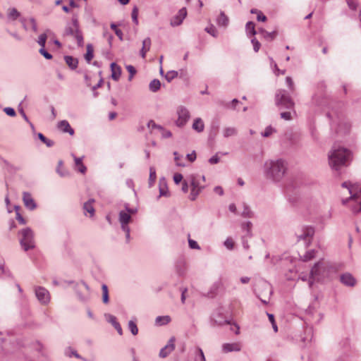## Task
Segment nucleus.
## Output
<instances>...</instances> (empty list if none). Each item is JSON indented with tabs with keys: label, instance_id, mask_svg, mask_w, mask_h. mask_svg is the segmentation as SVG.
<instances>
[{
	"label": "nucleus",
	"instance_id": "obj_11",
	"mask_svg": "<svg viewBox=\"0 0 361 361\" xmlns=\"http://www.w3.org/2000/svg\"><path fill=\"white\" fill-rule=\"evenodd\" d=\"M190 183L191 186V192L189 196L190 200L194 201L204 189V186L200 185L198 176L192 175L190 177Z\"/></svg>",
	"mask_w": 361,
	"mask_h": 361
},
{
	"label": "nucleus",
	"instance_id": "obj_27",
	"mask_svg": "<svg viewBox=\"0 0 361 361\" xmlns=\"http://www.w3.org/2000/svg\"><path fill=\"white\" fill-rule=\"evenodd\" d=\"M64 60L66 64L73 70L75 69L78 67V61L77 59L73 58L71 56H64Z\"/></svg>",
	"mask_w": 361,
	"mask_h": 361
},
{
	"label": "nucleus",
	"instance_id": "obj_19",
	"mask_svg": "<svg viewBox=\"0 0 361 361\" xmlns=\"http://www.w3.org/2000/svg\"><path fill=\"white\" fill-rule=\"evenodd\" d=\"M212 319L217 325L220 326L231 324L230 320L223 315V313L221 312L220 310H218L217 312L213 314Z\"/></svg>",
	"mask_w": 361,
	"mask_h": 361
},
{
	"label": "nucleus",
	"instance_id": "obj_58",
	"mask_svg": "<svg viewBox=\"0 0 361 361\" xmlns=\"http://www.w3.org/2000/svg\"><path fill=\"white\" fill-rule=\"evenodd\" d=\"M63 165V161H59V163H58V166H57V169H56V171L57 173L61 176V177H64L66 176L68 173L66 172V171H63V170H60V167H61Z\"/></svg>",
	"mask_w": 361,
	"mask_h": 361
},
{
	"label": "nucleus",
	"instance_id": "obj_36",
	"mask_svg": "<svg viewBox=\"0 0 361 361\" xmlns=\"http://www.w3.org/2000/svg\"><path fill=\"white\" fill-rule=\"evenodd\" d=\"M93 52H94V49H93V47L91 44H88L87 45V52L85 55V60L90 63V61L93 59L94 57V55H93Z\"/></svg>",
	"mask_w": 361,
	"mask_h": 361
},
{
	"label": "nucleus",
	"instance_id": "obj_64",
	"mask_svg": "<svg viewBox=\"0 0 361 361\" xmlns=\"http://www.w3.org/2000/svg\"><path fill=\"white\" fill-rule=\"evenodd\" d=\"M105 317H106V320L109 323H111L112 325L114 324V323H116L117 322L116 317L112 314H105Z\"/></svg>",
	"mask_w": 361,
	"mask_h": 361
},
{
	"label": "nucleus",
	"instance_id": "obj_6",
	"mask_svg": "<svg viewBox=\"0 0 361 361\" xmlns=\"http://www.w3.org/2000/svg\"><path fill=\"white\" fill-rule=\"evenodd\" d=\"M314 233V227L303 225L296 229L295 236L298 241L303 240L305 245L308 247L312 243Z\"/></svg>",
	"mask_w": 361,
	"mask_h": 361
},
{
	"label": "nucleus",
	"instance_id": "obj_13",
	"mask_svg": "<svg viewBox=\"0 0 361 361\" xmlns=\"http://www.w3.org/2000/svg\"><path fill=\"white\" fill-rule=\"evenodd\" d=\"M76 293L78 299L82 302L87 301L90 298V288L87 284L83 281L77 284Z\"/></svg>",
	"mask_w": 361,
	"mask_h": 361
},
{
	"label": "nucleus",
	"instance_id": "obj_52",
	"mask_svg": "<svg viewBox=\"0 0 361 361\" xmlns=\"http://www.w3.org/2000/svg\"><path fill=\"white\" fill-rule=\"evenodd\" d=\"M243 217L251 218L252 216V212L247 206L244 207V209L241 214Z\"/></svg>",
	"mask_w": 361,
	"mask_h": 361
},
{
	"label": "nucleus",
	"instance_id": "obj_57",
	"mask_svg": "<svg viewBox=\"0 0 361 361\" xmlns=\"http://www.w3.org/2000/svg\"><path fill=\"white\" fill-rule=\"evenodd\" d=\"M126 233V241L129 243L130 241V227H124L121 228Z\"/></svg>",
	"mask_w": 361,
	"mask_h": 361
},
{
	"label": "nucleus",
	"instance_id": "obj_56",
	"mask_svg": "<svg viewBox=\"0 0 361 361\" xmlns=\"http://www.w3.org/2000/svg\"><path fill=\"white\" fill-rule=\"evenodd\" d=\"M4 111L9 116L13 117L16 115L15 110L11 107H5Z\"/></svg>",
	"mask_w": 361,
	"mask_h": 361
},
{
	"label": "nucleus",
	"instance_id": "obj_34",
	"mask_svg": "<svg viewBox=\"0 0 361 361\" xmlns=\"http://www.w3.org/2000/svg\"><path fill=\"white\" fill-rule=\"evenodd\" d=\"M259 32L262 34L263 37L267 39V40H273L276 35H277V32L276 31H273L271 32H269L267 31H266L264 29H260L259 30Z\"/></svg>",
	"mask_w": 361,
	"mask_h": 361
},
{
	"label": "nucleus",
	"instance_id": "obj_54",
	"mask_svg": "<svg viewBox=\"0 0 361 361\" xmlns=\"http://www.w3.org/2000/svg\"><path fill=\"white\" fill-rule=\"evenodd\" d=\"M18 111L20 112V114H21V116H23V118H24V120L25 121H27L32 128H33V125L32 123L29 121L27 116H26L23 109L21 107V104L18 106Z\"/></svg>",
	"mask_w": 361,
	"mask_h": 361
},
{
	"label": "nucleus",
	"instance_id": "obj_17",
	"mask_svg": "<svg viewBox=\"0 0 361 361\" xmlns=\"http://www.w3.org/2000/svg\"><path fill=\"white\" fill-rule=\"evenodd\" d=\"M23 201L26 208L30 210H34L37 207V204L32 197L31 194L27 192L23 193Z\"/></svg>",
	"mask_w": 361,
	"mask_h": 361
},
{
	"label": "nucleus",
	"instance_id": "obj_35",
	"mask_svg": "<svg viewBox=\"0 0 361 361\" xmlns=\"http://www.w3.org/2000/svg\"><path fill=\"white\" fill-rule=\"evenodd\" d=\"M156 178H157V174H156V170H155V168L154 166H151L149 168V187L151 188L155 180H156Z\"/></svg>",
	"mask_w": 361,
	"mask_h": 361
},
{
	"label": "nucleus",
	"instance_id": "obj_25",
	"mask_svg": "<svg viewBox=\"0 0 361 361\" xmlns=\"http://www.w3.org/2000/svg\"><path fill=\"white\" fill-rule=\"evenodd\" d=\"M151 44V39L149 37H147L142 41V47L140 50L142 58L145 59L146 57L147 52L150 49Z\"/></svg>",
	"mask_w": 361,
	"mask_h": 361
},
{
	"label": "nucleus",
	"instance_id": "obj_14",
	"mask_svg": "<svg viewBox=\"0 0 361 361\" xmlns=\"http://www.w3.org/2000/svg\"><path fill=\"white\" fill-rule=\"evenodd\" d=\"M36 298L42 305H47L50 301L49 292L44 287L37 286L35 288Z\"/></svg>",
	"mask_w": 361,
	"mask_h": 361
},
{
	"label": "nucleus",
	"instance_id": "obj_49",
	"mask_svg": "<svg viewBox=\"0 0 361 361\" xmlns=\"http://www.w3.org/2000/svg\"><path fill=\"white\" fill-rule=\"evenodd\" d=\"M20 209L19 206H15V209L16 212V219L19 221L20 224H25L26 221L25 219L21 216V214L19 213L18 210Z\"/></svg>",
	"mask_w": 361,
	"mask_h": 361
},
{
	"label": "nucleus",
	"instance_id": "obj_47",
	"mask_svg": "<svg viewBox=\"0 0 361 361\" xmlns=\"http://www.w3.org/2000/svg\"><path fill=\"white\" fill-rule=\"evenodd\" d=\"M274 132H276L274 128H273L271 126H268L265 128L264 131L262 133V135L263 137H268Z\"/></svg>",
	"mask_w": 361,
	"mask_h": 361
},
{
	"label": "nucleus",
	"instance_id": "obj_24",
	"mask_svg": "<svg viewBox=\"0 0 361 361\" xmlns=\"http://www.w3.org/2000/svg\"><path fill=\"white\" fill-rule=\"evenodd\" d=\"M94 202V199H90L87 202L84 203L83 209H84L85 215H87V213L90 214V217H92L94 215L95 210L93 207Z\"/></svg>",
	"mask_w": 361,
	"mask_h": 361
},
{
	"label": "nucleus",
	"instance_id": "obj_15",
	"mask_svg": "<svg viewBox=\"0 0 361 361\" xmlns=\"http://www.w3.org/2000/svg\"><path fill=\"white\" fill-rule=\"evenodd\" d=\"M176 338L172 336L168 341V343L160 350L159 357H166L175 349Z\"/></svg>",
	"mask_w": 361,
	"mask_h": 361
},
{
	"label": "nucleus",
	"instance_id": "obj_28",
	"mask_svg": "<svg viewBox=\"0 0 361 361\" xmlns=\"http://www.w3.org/2000/svg\"><path fill=\"white\" fill-rule=\"evenodd\" d=\"M192 129L198 133H201L204 129V125L202 120L200 118L195 119L192 123Z\"/></svg>",
	"mask_w": 361,
	"mask_h": 361
},
{
	"label": "nucleus",
	"instance_id": "obj_2",
	"mask_svg": "<svg viewBox=\"0 0 361 361\" xmlns=\"http://www.w3.org/2000/svg\"><path fill=\"white\" fill-rule=\"evenodd\" d=\"M350 152L343 147L334 146L329 154V161L330 166L336 170H339L342 166L347 165L350 160Z\"/></svg>",
	"mask_w": 361,
	"mask_h": 361
},
{
	"label": "nucleus",
	"instance_id": "obj_62",
	"mask_svg": "<svg viewBox=\"0 0 361 361\" xmlns=\"http://www.w3.org/2000/svg\"><path fill=\"white\" fill-rule=\"evenodd\" d=\"M205 30L213 37H216L217 35V30L214 26H211L210 27H206Z\"/></svg>",
	"mask_w": 361,
	"mask_h": 361
},
{
	"label": "nucleus",
	"instance_id": "obj_26",
	"mask_svg": "<svg viewBox=\"0 0 361 361\" xmlns=\"http://www.w3.org/2000/svg\"><path fill=\"white\" fill-rule=\"evenodd\" d=\"M159 196H167L168 195V188L166 181L164 178H161L159 181Z\"/></svg>",
	"mask_w": 361,
	"mask_h": 361
},
{
	"label": "nucleus",
	"instance_id": "obj_23",
	"mask_svg": "<svg viewBox=\"0 0 361 361\" xmlns=\"http://www.w3.org/2000/svg\"><path fill=\"white\" fill-rule=\"evenodd\" d=\"M58 128L63 133H68L71 135L74 134V130L71 127L69 123L66 120L59 122Z\"/></svg>",
	"mask_w": 361,
	"mask_h": 361
},
{
	"label": "nucleus",
	"instance_id": "obj_41",
	"mask_svg": "<svg viewBox=\"0 0 361 361\" xmlns=\"http://www.w3.org/2000/svg\"><path fill=\"white\" fill-rule=\"evenodd\" d=\"M251 228H252V223L250 221H247L242 224L243 230L246 231L245 235L249 236V238H251V235H252Z\"/></svg>",
	"mask_w": 361,
	"mask_h": 361
},
{
	"label": "nucleus",
	"instance_id": "obj_3",
	"mask_svg": "<svg viewBox=\"0 0 361 361\" xmlns=\"http://www.w3.org/2000/svg\"><path fill=\"white\" fill-rule=\"evenodd\" d=\"M327 116L331 121V128L338 133H346L350 128V123L345 120L343 113L337 109H331Z\"/></svg>",
	"mask_w": 361,
	"mask_h": 361
},
{
	"label": "nucleus",
	"instance_id": "obj_10",
	"mask_svg": "<svg viewBox=\"0 0 361 361\" xmlns=\"http://www.w3.org/2000/svg\"><path fill=\"white\" fill-rule=\"evenodd\" d=\"M276 104L287 109H293L294 108V102L293 101L289 93L285 90H277L275 96Z\"/></svg>",
	"mask_w": 361,
	"mask_h": 361
},
{
	"label": "nucleus",
	"instance_id": "obj_4",
	"mask_svg": "<svg viewBox=\"0 0 361 361\" xmlns=\"http://www.w3.org/2000/svg\"><path fill=\"white\" fill-rule=\"evenodd\" d=\"M257 297L264 304H268L273 293L271 286L266 281H259L255 289Z\"/></svg>",
	"mask_w": 361,
	"mask_h": 361
},
{
	"label": "nucleus",
	"instance_id": "obj_31",
	"mask_svg": "<svg viewBox=\"0 0 361 361\" xmlns=\"http://www.w3.org/2000/svg\"><path fill=\"white\" fill-rule=\"evenodd\" d=\"M238 133V130L234 127H226L223 130V135L224 137L235 136Z\"/></svg>",
	"mask_w": 361,
	"mask_h": 361
},
{
	"label": "nucleus",
	"instance_id": "obj_32",
	"mask_svg": "<svg viewBox=\"0 0 361 361\" xmlns=\"http://www.w3.org/2000/svg\"><path fill=\"white\" fill-rule=\"evenodd\" d=\"M161 87V82L158 79L152 80L149 85V89L152 92H157Z\"/></svg>",
	"mask_w": 361,
	"mask_h": 361
},
{
	"label": "nucleus",
	"instance_id": "obj_22",
	"mask_svg": "<svg viewBox=\"0 0 361 361\" xmlns=\"http://www.w3.org/2000/svg\"><path fill=\"white\" fill-rule=\"evenodd\" d=\"M110 67L111 71V78L115 81H118L122 73L121 68L114 62L111 63Z\"/></svg>",
	"mask_w": 361,
	"mask_h": 361
},
{
	"label": "nucleus",
	"instance_id": "obj_53",
	"mask_svg": "<svg viewBox=\"0 0 361 361\" xmlns=\"http://www.w3.org/2000/svg\"><path fill=\"white\" fill-rule=\"evenodd\" d=\"M239 103L237 99H233L231 103L223 104L226 108L235 109L236 105Z\"/></svg>",
	"mask_w": 361,
	"mask_h": 361
},
{
	"label": "nucleus",
	"instance_id": "obj_61",
	"mask_svg": "<svg viewBox=\"0 0 361 361\" xmlns=\"http://www.w3.org/2000/svg\"><path fill=\"white\" fill-rule=\"evenodd\" d=\"M252 44H253V49L255 52H257L260 48V43L256 38H254L251 40Z\"/></svg>",
	"mask_w": 361,
	"mask_h": 361
},
{
	"label": "nucleus",
	"instance_id": "obj_48",
	"mask_svg": "<svg viewBox=\"0 0 361 361\" xmlns=\"http://www.w3.org/2000/svg\"><path fill=\"white\" fill-rule=\"evenodd\" d=\"M131 16H132V20H133V23H135L136 25H137L138 24V20H137L138 8L137 6L133 7V8L132 10Z\"/></svg>",
	"mask_w": 361,
	"mask_h": 361
},
{
	"label": "nucleus",
	"instance_id": "obj_1",
	"mask_svg": "<svg viewBox=\"0 0 361 361\" xmlns=\"http://www.w3.org/2000/svg\"><path fill=\"white\" fill-rule=\"evenodd\" d=\"M288 169L287 163L282 159H269L264 162V173L265 177L274 182H279L283 178Z\"/></svg>",
	"mask_w": 361,
	"mask_h": 361
},
{
	"label": "nucleus",
	"instance_id": "obj_45",
	"mask_svg": "<svg viewBox=\"0 0 361 361\" xmlns=\"http://www.w3.org/2000/svg\"><path fill=\"white\" fill-rule=\"evenodd\" d=\"M8 17L12 20H16L20 16V13L15 8H13L9 10L8 12Z\"/></svg>",
	"mask_w": 361,
	"mask_h": 361
},
{
	"label": "nucleus",
	"instance_id": "obj_8",
	"mask_svg": "<svg viewBox=\"0 0 361 361\" xmlns=\"http://www.w3.org/2000/svg\"><path fill=\"white\" fill-rule=\"evenodd\" d=\"M330 269L331 267L328 263L324 261L319 262L311 269L310 277L313 280H322L329 276Z\"/></svg>",
	"mask_w": 361,
	"mask_h": 361
},
{
	"label": "nucleus",
	"instance_id": "obj_21",
	"mask_svg": "<svg viewBox=\"0 0 361 361\" xmlns=\"http://www.w3.org/2000/svg\"><path fill=\"white\" fill-rule=\"evenodd\" d=\"M241 350V345L239 343H224L222 345V350L227 353L230 352H238Z\"/></svg>",
	"mask_w": 361,
	"mask_h": 361
},
{
	"label": "nucleus",
	"instance_id": "obj_44",
	"mask_svg": "<svg viewBox=\"0 0 361 361\" xmlns=\"http://www.w3.org/2000/svg\"><path fill=\"white\" fill-rule=\"evenodd\" d=\"M66 355L71 357V356H74L76 358H82V356H80L76 350L72 349L71 348H68L66 350Z\"/></svg>",
	"mask_w": 361,
	"mask_h": 361
},
{
	"label": "nucleus",
	"instance_id": "obj_9",
	"mask_svg": "<svg viewBox=\"0 0 361 361\" xmlns=\"http://www.w3.org/2000/svg\"><path fill=\"white\" fill-rule=\"evenodd\" d=\"M342 187L348 189L350 194V199L359 201V205L355 206L353 209L354 213L361 212V185L357 183L352 184L350 182H344L342 183Z\"/></svg>",
	"mask_w": 361,
	"mask_h": 361
},
{
	"label": "nucleus",
	"instance_id": "obj_16",
	"mask_svg": "<svg viewBox=\"0 0 361 361\" xmlns=\"http://www.w3.org/2000/svg\"><path fill=\"white\" fill-rule=\"evenodd\" d=\"M186 16H187L186 8H180L179 10L178 14L176 15L175 16H173L171 19V22H170L171 25L173 27L180 25L183 23V21L185 19V18L186 17Z\"/></svg>",
	"mask_w": 361,
	"mask_h": 361
},
{
	"label": "nucleus",
	"instance_id": "obj_40",
	"mask_svg": "<svg viewBox=\"0 0 361 361\" xmlns=\"http://www.w3.org/2000/svg\"><path fill=\"white\" fill-rule=\"evenodd\" d=\"M316 251L314 250H310L306 252L302 256V260L304 262H308L315 257Z\"/></svg>",
	"mask_w": 361,
	"mask_h": 361
},
{
	"label": "nucleus",
	"instance_id": "obj_37",
	"mask_svg": "<svg viewBox=\"0 0 361 361\" xmlns=\"http://www.w3.org/2000/svg\"><path fill=\"white\" fill-rule=\"evenodd\" d=\"M38 138L44 142L48 147H51L54 145V142L53 140H49L42 133H39L37 134Z\"/></svg>",
	"mask_w": 361,
	"mask_h": 361
},
{
	"label": "nucleus",
	"instance_id": "obj_12",
	"mask_svg": "<svg viewBox=\"0 0 361 361\" xmlns=\"http://www.w3.org/2000/svg\"><path fill=\"white\" fill-rule=\"evenodd\" d=\"M176 113L178 115V119L176 121V126L178 127L184 126L190 118L188 109L183 106H180L177 108Z\"/></svg>",
	"mask_w": 361,
	"mask_h": 361
},
{
	"label": "nucleus",
	"instance_id": "obj_30",
	"mask_svg": "<svg viewBox=\"0 0 361 361\" xmlns=\"http://www.w3.org/2000/svg\"><path fill=\"white\" fill-rule=\"evenodd\" d=\"M228 18L226 16L224 12L221 11L217 18V24L219 26L226 27L228 24Z\"/></svg>",
	"mask_w": 361,
	"mask_h": 361
},
{
	"label": "nucleus",
	"instance_id": "obj_7",
	"mask_svg": "<svg viewBox=\"0 0 361 361\" xmlns=\"http://www.w3.org/2000/svg\"><path fill=\"white\" fill-rule=\"evenodd\" d=\"M19 235H20V244L25 251L35 248L34 233L30 228H23L19 231Z\"/></svg>",
	"mask_w": 361,
	"mask_h": 361
},
{
	"label": "nucleus",
	"instance_id": "obj_60",
	"mask_svg": "<svg viewBox=\"0 0 361 361\" xmlns=\"http://www.w3.org/2000/svg\"><path fill=\"white\" fill-rule=\"evenodd\" d=\"M224 245L229 250H232L233 248V246H234V242L233 240L228 238H227L225 242H224Z\"/></svg>",
	"mask_w": 361,
	"mask_h": 361
},
{
	"label": "nucleus",
	"instance_id": "obj_39",
	"mask_svg": "<svg viewBox=\"0 0 361 361\" xmlns=\"http://www.w3.org/2000/svg\"><path fill=\"white\" fill-rule=\"evenodd\" d=\"M102 301L104 303L106 304L109 302V290H108L107 286L106 284H102Z\"/></svg>",
	"mask_w": 361,
	"mask_h": 361
},
{
	"label": "nucleus",
	"instance_id": "obj_43",
	"mask_svg": "<svg viewBox=\"0 0 361 361\" xmlns=\"http://www.w3.org/2000/svg\"><path fill=\"white\" fill-rule=\"evenodd\" d=\"M178 76V72L176 71H169L165 75V78L168 82H171L172 80Z\"/></svg>",
	"mask_w": 361,
	"mask_h": 361
},
{
	"label": "nucleus",
	"instance_id": "obj_20",
	"mask_svg": "<svg viewBox=\"0 0 361 361\" xmlns=\"http://www.w3.org/2000/svg\"><path fill=\"white\" fill-rule=\"evenodd\" d=\"M118 221L121 224V228L124 227H129L128 224L131 221V216L129 213H127L124 210H121L118 214Z\"/></svg>",
	"mask_w": 361,
	"mask_h": 361
},
{
	"label": "nucleus",
	"instance_id": "obj_33",
	"mask_svg": "<svg viewBox=\"0 0 361 361\" xmlns=\"http://www.w3.org/2000/svg\"><path fill=\"white\" fill-rule=\"evenodd\" d=\"M171 322L169 316H159L156 318L155 322L157 325L162 326L169 324Z\"/></svg>",
	"mask_w": 361,
	"mask_h": 361
},
{
	"label": "nucleus",
	"instance_id": "obj_18",
	"mask_svg": "<svg viewBox=\"0 0 361 361\" xmlns=\"http://www.w3.org/2000/svg\"><path fill=\"white\" fill-rule=\"evenodd\" d=\"M340 281L345 286L353 287L356 283L355 279L350 273H344L340 276Z\"/></svg>",
	"mask_w": 361,
	"mask_h": 361
},
{
	"label": "nucleus",
	"instance_id": "obj_46",
	"mask_svg": "<svg viewBox=\"0 0 361 361\" xmlns=\"http://www.w3.org/2000/svg\"><path fill=\"white\" fill-rule=\"evenodd\" d=\"M47 39V35L46 33L41 34L39 36L37 43L41 46V48H44L45 47Z\"/></svg>",
	"mask_w": 361,
	"mask_h": 361
},
{
	"label": "nucleus",
	"instance_id": "obj_50",
	"mask_svg": "<svg viewBox=\"0 0 361 361\" xmlns=\"http://www.w3.org/2000/svg\"><path fill=\"white\" fill-rule=\"evenodd\" d=\"M126 69L129 72L130 75L128 77V80H131L135 74L136 73V69L132 65L126 66Z\"/></svg>",
	"mask_w": 361,
	"mask_h": 361
},
{
	"label": "nucleus",
	"instance_id": "obj_63",
	"mask_svg": "<svg viewBox=\"0 0 361 361\" xmlns=\"http://www.w3.org/2000/svg\"><path fill=\"white\" fill-rule=\"evenodd\" d=\"M286 84L288 85V87L290 88V90L291 91H294L295 87H294V84H293V81L292 78L289 76L286 77Z\"/></svg>",
	"mask_w": 361,
	"mask_h": 361
},
{
	"label": "nucleus",
	"instance_id": "obj_5",
	"mask_svg": "<svg viewBox=\"0 0 361 361\" xmlns=\"http://www.w3.org/2000/svg\"><path fill=\"white\" fill-rule=\"evenodd\" d=\"M65 35L72 36L77 41L79 47H82L84 44L82 32L80 29V25L78 17L73 16L72 23L71 25H67L65 29Z\"/></svg>",
	"mask_w": 361,
	"mask_h": 361
},
{
	"label": "nucleus",
	"instance_id": "obj_55",
	"mask_svg": "<svg viewBox=\"0 0 361 361\" xmlns=\"http://www.w3.org/2000/svg\"><path fill=\"white\" fill-rule=\"evenodd\" d=\"M39 52L46 59H51L53 58L52 55L49 54L47 50L44 48H40Z\"/></svg>",
	"mask_w": 361,
	"mask_h": 361
},
{
	"label": "nucleus",
	"instance_id": "obj_51",
	"mask_svg": "<svg viewBox=\"0 0 361 361\" xmlns=\"http://www.w3.org/2000/svg\"><path fill=\"white\" fill-rule=\"evenodd\" d=\"M267 316L269 317V322L271 323V325H272L274 331L275 332H277L278 331V326H277V325H276V324L275 322L274 314H269V313H267Z\"/></svg>",
	"mask_w": 361,
	"mask_h": 361
},
{
	"label": "nucleus",
	"instance_id": "obj_59",
	"mask_svg": "<svg viewBox=\"0 0 361 361\" xmlns=\"http://www.w3.org/2000/svg\"><path fill=\"white\" fill-rule=\"evenodd\" d=\"M188 244H189V247L191 249H196V250H200V247L199 246L198 243L195 240H194L189 239L188 240Z\"/></svg>",
	"mask_w": 361,
	"mask_h": 361
},
{
	"label": "nucleus",
	"instance_id": "obj_38",
	"mask_svg": "<svg viewBox=\"0 0 361 361\" xmlns=\"http://www.w3.org/2000/svg\"><path fill=\"white\" fill-rule=\"evenodd\" d=\"M245 29L247 35H256V30L255 27V23L252 21H249L246 23Z\"/></svg>",
	"mask_w": 361,
	"mask_h": 361
},
{
	"label": "nucleus",
	"instance_id": "obj_29",
	"mask_svg": "<svg viewBox=\"0 0 361 361\" xmlns=\"http://www.w3.org/2000/svg\"><path fill=\"white\" fill-rule=\"evenodd\" d=\"M73 156L74 157L75 164V166L77 167V170L82 173H85L87 169H86V166L85 165H83V164L82 162V157H76L74 155H73Z\"/></svg>",
	"mask_w": 361,
	"mask_h": 361
},
{
	"label": "nucleus",
	"instance_id": "obj_42",
	"mask_svg": "<svg viewBox=\"0 0 361 361\" xmlns=\"http://www.w3.org/2000/svg\"><path fill=\"white\" fill-rule=\"evenodd\" d=\"M128 329L130 331V332L132 333L133 335L135 336L138 333V328L136 325V324L130 320L128 322Z\"/></svg>",
	"mask_w": 361,
	"mask_h": 361
}]
</instances>
